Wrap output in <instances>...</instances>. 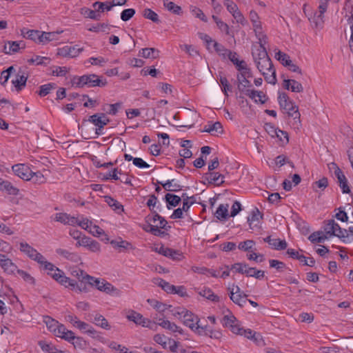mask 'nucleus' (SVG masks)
I'll use <instances>...</instances> for the list:
<instances>
[{"label":"nucleus","mask_w":353,"mask_h":353,"mask_svg":"<svg viewBox=\"0 0 353 353\" xmlns=\"http://www.w3.org/2000/svg\"><path fill=\"white\" fill-rule=\"evenodd\" d=\"M72 86L76 88L104 87L107 85V81L95 74H85L81 77L74 76L71 79Z\"/></svg>","instance_id":"nucleus-1"},{"label":"nucleus","mask_w":353,"mask_h":353,"mask_svg":"<svg viewBox=\"0 0 353 353\" xmlns=\"http://www.w3.org/2000/svg\"><path fill=\"white\" fill-rule=\"evenodd\" d=\"M323 223V231L329 236H337L345 243L353 240V236L351 239H350L347 230L341 228L334 219L325 221Z\"/></svg>","instance_id":"nucleus-2"},{"label":"nucleus","mask_w":353,"mask_h":353,"mask_svg":"<svg viewBox=\"0 0 353 353\" xmlns=\"http://www.w3.org/2000/svg\"><path fill=\"white\" fill-rule=\"evenodd\" d=\"M257 69L263 75L265 80L270 84L274 85L276 83V70L273 63L269 57L262 59L254 62Z\"/></svg>","instance_id":"nucleus-3"},{"label":"nucleus","mask_w":353,"mask_h":353,"mask_svg":"<svg viewBox=\"0 0 353 353\" xmlns=\"http://www.w3.org/2000/svg\"><path fill=\"white\" fill-rule=\"evenodd\" d=\"M278 101L281 110H283L289 117H293L295 122L300 123V113L298 106L290 99L285 92H279Z\"/></svg>","instance_id":"nucleus-4"},{"label":"nucleus","mask_w":353,"mask_h":353,"mask_svg":"<svg viewBox=\"0 0 353 353\" xmlns=\"http://www.w3.org/2000/svg\"><path fill=\"white\" fill-rule=\"evenodd\" d=\"M82 279L83 280L80 281H76L75 280L70 279V282L68 284V288L79 293L89 292L90 288L93 287L94 283L92 282L94 281V276L85 275V277Z\"/></svg>","instance_id":"nucleus-5"},{"label":"nucleus","mask_w":353,"mask_h":353,"mask_svg":"<svg viewBox=\"0 0 353 353\" xmlns=\"http://www.w3.org/2000/svg\"><path fill=\"white\" fill-rule=\"evenodd\" d=\"M19 250L21 252L26 254L30 259L37 261V263H42L44 261V256L26 242L20 243Z\"/></svg>","instance_id":"nucleus-6"},{"label":"nucleus","mask_w":353,"mask_h":353,"mask_svg":"<svg viewBox=\"0 0 353 353\" xmlns=\"http://www.w3.org/2000/svg\"><path fill=\"white\" fill-rule=\"evenodd\" d=\"M88 121L97 127L96 132L97 134H103L102 130L110 122V119L104 113H97L90 116Z\"/></svg>","instance_id":"nucleus-7"},{"label":"nucleus","mask_w":353,"mask_h":353,"mask_svg":"<svg viewBox=\"0 0 353 353\" xmlns=\"http://www.w3.org/2000/svg\"><path fill=\"white\" fill-rule=\"evenodd\" d=\"M12 170L14 174L23 180L30 181L32 176V170L30 168L23 163L14 165Z\"/></svg>","instance_id":"nucleus-8"},{"label":"nucleus","mask_w":353,"mask_h":353,"mask_svg":"<svg viewBox=\"0 0 353 353\" xmlns=\"http://www.w3.org/2000/svg\"><path fill=\"white\" fill-rule=\"evenodd\" d=\"M183 323L193 330L198 323L200 322L199 318L189 310H186L181 319Z\"/></svg>","instance_id":"nucleus-9"},{"label":"nucleus","mask_w":353,"mask_h":353,"mask_svg":"<svg viewBox=\"0 0 353 353\" xmlns=\"http://www.w3.org/2000/svg\"><path fill=\"white\" fill-rule=\"evenodd\" d=\"M0 266L8 274H14L17 266L6 254H0Z\"/></svg>","instance_id":"nucleus-10"},{"label":"nucleus","mask_w":353,"mask_h":353,"mask_svg":"<svg viewBox=\"0 0 353 353\" xmlns=\"http://www.w3.org/2000/svg\"><path fill=\"white\" fill-rule=\"evenodd\" d=\"M204 178L208 181V183L214 184L219 186L224 183V175L216 172H208L205 174Z\"/></svg>","instance_id":"nucleus-11"},{"label":"nucleus","mask_w":353,"mask_h":353,"mask_svg":"<svg viewBox=\"0 0 353 353\" xmlns=\"http://www.w3.org/2000/svg\"><path fill=\"white\" fill-rule=\"evenodd\" d=\"M54 221L60 222L64 225H75L77 223V219L64 212L56 213Z\"/></svg>","instance_id":"nucleus-12"},{"label":"nucleus","mask_w":353,"mask_h":353,"mask_svg":"<svg viewBox=\"0 0 353 353\" xmlns=\"http://www.w3.org/2000/svg\"><path fill=\"white\" fill-rule=\"evenodd\" d=\"M252 55L254 62L269 57L265 47L262 45H254L252 48Z\"/></svg>","instance_id":"nucleus-13"},{"label":"nucleus","mask_w":353,"mask_h":353,"mask_svg":"<svg viewBox=\"0 0 353 353\" xmlns=\"http://www.w3.org/2000/svg\"><path fill=\"white\" fill-rule=\"evenodd\" d=\"M0 191L5 192L12 196L19 194V190L14 187L10 181L0 178Z\"/></svg>","instance_id":"nucleus-14"},{"label":"nucleus","mask_w":353,"mask_h":353,"mask_svg":"<svg viewBox=\"0 0 353 353\" xmlns=\"http://www.w3.org/2000/svg\"><path fill=\"white\" fill-rule=\"evenodd\" d=\"M264 242L268 243L272 248L276 250H283L287 248L288 243L285 240H280L279 239H272L271 236H268L263 239Z\"/></svg>","instance_id":"nucleus-15"},{"label":"nucleus","mask_w":353,"mask_h":353,"mask_svg":"<svg viewBox=\"0 0 353 353\" xmlns=\"http://www.w3.org/2000/svg\"><path fill=\"white\" fill-rule=\"evenodd\" d=\"M92 283H94L93 287H95L97 290L101 292H104L107 294H110L115 290L111 283L107 282L105 280L101 281L99 279L94 277V281H92Z\"/></svg>","instance_id":"nucleus-16"},{"label":"nucleus","mask_w":353,"mask_h":353,"mask_svg":"<svg viewBox=\"0 0 353 353\" xmlns=\"http://www.w3.org/2000/svg\"><path fill=\"white\" fill-rule=\"evenodd\" d=\"M50 276H52L55 281H57L60 284L64 285L65 288L68 287L69 282H70V279L67 277L65 275V273L57 268V270L54 271L53 272H48Z\"/></svg>","instance_id":"nucleus-17"},{"label":"nucleus","mask_w":353,"mask_h":353,"mask_svg":"<svg viewBox=\"0 0 353 353\" xmlns=\"http://www.w3.org/2000/svg\"><path fill=\"white\" fill-rule=\"evenodd\" d=\"M8 46L5 44L3 46V52L6 54H12L15 53L19 51V50L22 48H25V44L21 41H8Z\"/></svg>","instance_id":"nucleus-18"},{"label":"nucleus","mask_w":353,"mask_h":353,"mask_svg":"<svg viewBox=\"0 0 353 353\" xmlns=\"http://www.w3.org/2000/svg\"><path fill=\"white\" fill-rule=\"evenodd\" d=\"M56 253L63 258L68 259L73 262H77L80 258L79 255L74 252H70L68 250L58 248L56 250Z\"/></svg>","instance_id":"nucleus-19"},{"label":"nucleus","mask_w":353,"mask_h":353,"mask_svg":"<svg viewBox=\"0 0 353 353\" xmlns=\"http://www.w3.org/2000/svg\"><path fill=\"white\" fill-rule=\"evenodd\" d=\"M159 51L154 48H145L139 51V55L145 59H157Z\"/></svg>","instance_id":"nucleus-20"},{"label":"nucleus","mask_w":353,"mask_h":353,"mask_svg":"<svg viewBox=\"0 0 353 353\" xmlns=\"http://www.w3.org/2000/svg\"><path fill=\"white\" fill-rule=\"evenodd\" d=\"M167 208L170 210L172 207L177 206L181 201V198L177 195L167 193L165 196Z\"/></svg>","instance_id":"nucleus-21"},{"label":"nucleus","mask_w":353,"mask_h":353,"mask_svg":"<svg viewBox=\"0 0 353 353\" xmlns=\"http://www.w3.org/2000/svg\"><path fill=\"white\" fill-rule=\"evenodd\" d=\"M148 302L159 313L163 314L166 310L172 307V305L163 303L155 299H148ZM162 316H164L162 314Z\"/></svg>","instance_id":"nucleus-22"},{"label":"nucleus","mask_w":353,"mask_h":353,"mask_svg":"<svg viewBox=\"0 0 353 353\" xmlns=\"http://www.w3.org/2000/svg\"><path fill=\"white\" fill-rule=\"evenodd\" d=\"M92 322L97 326L105 329V330H110V326L107 321V319L99 314H96L93 316Z\"/></svg>","instance_id":"nucleus-23"},{"label":"nucleus","mask_w":353,"mask_h":353,"mask_svg":"<svg viewBox=\"0 0 353 353\" xmlns=\"http://www.w3.org/2000/svg\"><path fill=\"white\" fill-rule=\"evenodd\" d=\"M203 131L214 135L216 133H221L223 132V127L220 122L216 121L205 125Z\"/></svg>","instance_id":"nucleus-24"},{"label":"nucleus","mask_w":353,"mask_h":353,"mask_svg":"<svg viewBox=\"0 0 353 353\" xmlns=\"http://www.w3.org/2000/svg\"><path fill=\"white\" fill-rule=\"evenodd\" d=\"M199 295L206 298L207 299L212 301L214 303H217L219 301L220 298L219 296L216 295L213 291L208 288H204L199 292Z\"/></svg>","instance_id":"nucleus-25"},{"label":"nucleus","mask_w":353,"mask_h":353,"mask_svg":"<svg viewBox=\"0 0 353 353\" xmlns=\"http://www.w3.org/2000/svg\"><path fill=\"white\" fill-rule=\"evenodd\" d=\"M105 199L108 205L117 214H121L123 212V206L118 201L111 196H105Z\"/></svg>","instance_id":"nucleus-26"},{"label":"nucleus","mask_w":353,"mask_h":353,"mask_svg":"<svg viewBox=\"0 0 353 353\" xmlns=\"http://www.w3.org/2000/svg\"><path fill=\"white\" fill-rule=\"evenodd\" d=\"M26 81L27 77L24 76L23 74H17L15 77V79L12 80V83L15 87L17 91L19 92L26 86Z\"/></svg>","instance_id":"nucleus-27"},{"label":"nucleus","mask_w":353,"mask_h":353,"mask_svg":"<svg viewBox=\"0 0 353 353\" xmlns=\"http://www.w3.org/2000/svg\"><path fill=\"white\" fill-rule=\"evenodd\" d=\"M22 36L26 38L37 42L39 38V30H28V28H23L21 30Z\"/></svg>","instance_id":"nucleus-28"},{"label":"nucleus","mask_w":353,"mask_h":353,"mask_svg":"<svg viewBox=\"0 0 353 353\" xmlns=\"http://www.w3.org/2000/svg\"><path fill=\"white\" fill-rule=\"evenodd\" d=\"M263 214L259 211L257 208H254L251 212L250 216L248 217V222L250 226H252L255 222L259 223V220L263 219ZM252 228V227H250Z\"/></svg>","instance_id":"nucleus-29"},{"label":"nucleus","mask_w":353,"mask_h":353,"mask_svg":"<svg viewBox=\"0 0 353 353\" xmlns=\"http://www.w3.org/2000/svg\"><path fill=\"white\" fill-rule=\"evenodd\" d=\"M228 204H220L215 212L216 217L221 219H225L228 217Z\"/></svg>","instance_id":"nucleus-30"},{"label":"nucleus","mask_w":353,"mask_h":353,"mask_svg":"<svg viewBox=\"0 0 353 353\" xmlns=\"http://www.w3.org/2000/svg\"><path fill=\"white\" fill-rule=\"evenodd\" d=\"M172 180H168L165 183L157 181L158 184L161 185L166 191L169 192H177L181 190V185L179 184H172Z\"/></svg>","instance_id":"nucleus-31"},{"label":"nucleus","mask_w":353,"mask_h":353,"mask_svg":"<svg viewBox=\"0 0 353 353\" xmlns=\"http://www.w3.org/2000/svg\"><path fill=\"white\" fill-rule=\"evenodd\" d=\"M163 6L172 13L180 15L182 14V9L179 6L176 5L174 2L168 1V0L163 1Z\"/></svg>","instance_id":"nucleus-32"},{"label":"nucleus","mask_w":353,"mask_h":353,"mask_svg":"<svg viewBox=\"0 0 353 353\" xmlns=\"http://www.w3.org/2000/svg\"><path fill=\"white\" fill-rule=\"evenodd\" d=\"M50 59L49 57H41L39 55H36L34 57H32V59H29L28 62L30 64H36L37 65H47L50 63Z\"/></svg>","instance_id":"nucleus-33"},{"label":"nucleus","mask_w":353,"mask_h":353,"mask_svg":"<svg viewBox=\"0 0 353 353\" xmlns=\"http://www.w3.org/2000/svg\"><path fill=\"white\" fill-rule=\"evenodd\" d=\"M143 16L145 19H150L154 23H159L161 22L158 14L150 8L144 9L143 11Z\"/></svg>","instance_id":"nucleus-34"},{"label":"nucleus","mask_w":353,"mask_h":353,"mask_svg":"<svg viewBox=\"0 0 353 353\" xmlns=\"http://www.w3.org/2000/svg\"><path fill=\"white\" fill-rule=\"evenodd\" d=\"M210 330L211 329L208 325H203L198 323L192 331L199 336H208L209 332H210Z\"/></svg>","instance_id":"nucleus-35"},{"label":"nucleus","mask_w":353,"mask_h":353,"mask_svg":"<svg viewBox=\"0 0 353 353\" xmlns=\"http://www.w3.org/2000/svg\"><path fill=\"white\" fill-rule=\"evenodd\" d=\"M97 12V11L95 9L94 10L87 8L81 9V14H83L85 17L91 19L99 20L101 17V14Z\"/></svg>","instance_id":"nucleus-36"},{"label":"nucleus","mask_w":353,"mask_h":353,"mask_svg":"<svg viewBox=\"0 0 353 353\" xmlns=\"http://www.w3.org/2000/svg\"><path fill=\"white\" fill-rule=\"evenodd\" d=\"M275 57L284 65L288 66L291 64L292 60L288 54L281 51L276 53Z\"/></svg>","instance_id":"nucleus-37"},{"label":"nucleus","mask_w":353,"mask_h":353,"mask_svg":"<svg viewBox=\"0 0 353 353\" xmlns=\"http://www.w3.org/2000/svg\"><path fill=\"white\" fill-rule=\"evenodd\" d=\"M245 275L247 276L254 277L256 279L260 280L265 276V272L263 270H259L255 268H252L247 270Z\"/></svg>","instance_id":"nucleus-38"},{"label":"nucleus","mask_w":353,"mask_h":353,"mask_svg":"<svg viewBox=\"0 0 353 353\" xmlns=\"http://www.w3.org/2000/svg\"><path fill=\"white\" fill-rule=\"evenodd\" d=\"M219 81L223 92L225 96H228V92L232 91V85L230 84L225 76L220 75Z\"/></svg>","instance_id":"nucleus-39"},{"label":"nucleus","mask_w":353,"mask_h":353,"mask_svg":"<svg viewBox=\"0 0 353 353\" xmlns=\"http://www.w3.org/2000/svg\"><path fill=\"white\" fill-rule=\"evenodd\" d=\"M43 321L49 331L51 332H55L56 327H57V326L59 325V323L57 320L48 316L44 317Z\"/></svg>","instance_id":"nucleus-40"},{"label":"nucleus","mask_w":353,"mask_h":353,"mask_svg":"<svg viewBox=\"0 0 353 353\" xmlns=\"http://www.w3.org/2000/svg\"><path fill=\"white\" fill-rule=\"evenodd\" d=\"M148 228H149V229L147 228H144L143 229L145 231L150 232L154 236H163L165 234V232L161 231V228H160L158 225H153L150 223H148Z\"/></svg>","instance_id":"nucleus-41"},{"label":"nucleus","mask_w":353,"mask_h":353,"mask_svg":"<svg viewBox=\"0 0 353 353\" xmlns=\"http://www.w3.org/2000/svg\"><path fill=\"white\" fill-rule=\"evenodd\" d=\"M54 88H55V83H50L44 84L39 87V91L37 92V93L40 97H45Z\"/></svg>","instance_id":"nucleus-42"},{"label":"nucleus","mask_w":353,"mask_h":353,"mask_svg":"<svg viewBox=\"0 0 353 353\" xmlns=\"http://www.w3.org/2000/svg\"><path fill=\"white\" fill-rule=\"evenodd\" d=\"M71 343L74 345V347L79 350H85L87 348V342L80 336H74V339L72 340Z\"/></svg>","instance_id":"nucleus-43"},{"label":"nucleus","mask_w":353,"mask_h":353,"mask_svg":"<svg viewBox=\"0 0 353 353\" xmlns=\"http://www.w3.org/2000/svg\"><path fill=\"white\" fill-rule=\"evenodd\" d=\"M31 175H32L31 180L32 181V182L34 183L43 184L44 183H46V177L40 171H37V172L32 171Z\"/></svg>","instance_id":"nucleus-44"},{"label":"nucleus","mask_w":353,"mask_h":353,"mask_svg":"<svg viewBox=\"0 0 353 353\" xmlns=\"http://www.w3.org/2000/svg\"><path fill=\"white\" fill-rule=\"evenodd\" d=\"M181 198L183 199V210L184 212H187L195 202L194 196L189 197L186 193H183Z\"/></svg>","instance_id":"nucleus-45"},{"label":"nucleus","mask_w":353,"mask_h":353,"mask_svg":"<svg viewBox=\"0 0 353 353\" xmlns=\"http://www.w3.org/2000/svg\"><path fill=\"white\" fill-rule=\"evenodd\" d=\"M237 81L239 83L238 85V89L239 90L242 92V90H247L248 88L252 87V84L250 81L248 80L249 78L245 77V79L240 78L239 74H237Z\"/></svg>","instance_id":"nucleus-46"},{"label":"nucleus","mask_w":353,"mask_h":353,"mask_svg":"<svg viewBox=\"0 0 353 353\" xmlns=\"http://www.w3.org/2000/svg\"><path fill=\"white\" fill-rule=\"evenodd\" d=\"M213 46L214 50L216 52V53H218L219 56L224 59L227 57V54H228L230 50L226 49L222 44L216 41H214Z\"/></svg>","instance_id":"nucleus-47"},{"label":"nucleus","mask_w":353,"mask_h":353,"mask_svg":"<svg viewBox=\"0 0 353 353\" xmlns=\"http://www.w3.org/2000/svg\"><path fill=\"white\" fill-rule=\"evenodd\" d=\"M127 319L129 321H133L134 323L139 325V323H142L141 321L143 320V316L140 313L132 310L130 314L127 315Z\"/></svg>","instance_id":"nucleus-48"},{"label":"nucleus","mask_w":353,"mask_h":353,"mask_svg":"<svg viewBox=\"0 0 353 353\" xmlns=\"http://www.w3.org/2000/svg\"><path fill=\"white\" fill-rule=\"evenodd\" d=\"M255 245V242L253 240H246L240 242L238 248L245 252H250Z\"/></svg>","instance_id":"nucleus-49"},{"label":"nucleus","mask_w":353,"mask_h":353,"mask_svg":"<svg viewBox=\"0 0 353 353\" xmlns=\"http://www.w3.org/2000/svg\"><path fill=\"white\" fill-rule=\"evenodd\" d=\"M110 244L114 248H123L124 250H127V249H129V248H132V245L130 243L126 241H123V240H121L119 241H116V240H112L110 241Z\"/></svg>","instance_id":"nucleus-50"},{"label":"nucleus","mask_w":353,"mask_h":353,"mask_svg":"<svg viewBox=\"0 0 353 353\" xmlns=\"http://www.w3.org/2000/svg\"><path fill=\"white\" fill-rule=\"evenodd\" d=\"M328 185V180L326 177H323L319 181H316L312 183V188L314 190L317 191V188L324 190Z\"/></svg>","instance_id":"nucleus-51"},{"label":"nucleus","mask_w":353,"mask_h":353,"mask_svg":"<svg viewBox=\"0 0 353 353\" xmlns=\"http://www.w3.org/2000/svg\"><path fill=\"white\" fill-rule=\"evenodd\" d=\"M159 285L161 286L162 289L167 293L170 294H173L174 290L176 289V286L170 284V283L165 281L163 279H161Z\"/></svg>","instance_id":"nucleus-52"},{"label":"nucleus","mask_w":353,"mask_h":353,"mask_svg":"<svg viewBox=\"0 0 353 353\" xmlns=\"http://www.w3.org/2000/svg\"><path fill=\"white\" fill-rule=\"evenodd\" d=\"M135 12V10L133 8L125 9L121 13V19L123 21H127L133 17Z\"/></svg>","instance_id":"nucleus-53"},{"label":"nucleus","mask_w":353,"mask_h":353,"mask_svg":"<svg viewBox=\"0 0 353 353\" xmlns=\"http://www.w3.org/2000/svg\"><path fill=\"white\" fill-rule=\"evenodd\" d=\"M269 263L270 268H275L279 272H282L286 267L285 263L276 259H270Z\"/></svg>","instance_id":"nucleus-54"},{"label":"nucleus","mask_w":353,"mask_h":353,"mask_svg":"<svg viewBox=\"0 0 353 353\" xmlns=\"http://www.w3.org/2000/svg\"><path fill=\"white\" fill-rule=\"evenodd\" d=\"M118 174H121L122 171L121 170H119L117 168H114L112 171L109 172L104 176V180H110V179H114V180H119L120 178L118 176Z\"/></svg>","instance_id":"nucleus-55"},{"label":"nucleus","mask_w":353,"mask_h":353,"mask_svg":"<svg viewBox=\"0 0 353 353\" xmlns=\"http://www.w3.org/2000/svg\"><path fill=\"white\" fill-rule=\"evenodd\" d=\"M247 294H234L233 295L234 301H232V302L239 305L240 307H243L247 302Z\"/></svg>","instance_id":"nucleus-56"},{"label":"nucleus","mask_w":353,"mask_h":353,"mask_svg":"<svg viewBox=\"0 0 353 353\" xmlns=\"http://www.w3.org/2000/svg\"><path fill=\"white\" fill-rule=\"evenodd\" d=\"M191 12L193 15H194L196 18L200 19L201 21L204 22L208 21V18L200 8L193 7L191 8Z\"/></svg>","instance_id":"nucleus-57"},{"label":"nucleus","mask_w":353,"mask_h":353,"mask_svg":"<svg viewBox=\"0 0 353 353\" xmlns=\"http://www.w3.org/2000/svg\"><path fill=\"white\" fill-rule=\"evenodd\" d=\"M16 272L25 281L32 285L34 284L35 280L30 274L22 270H19L18 268Z\"/></svg>","instance_id":"nucleus-58"},{"label":"nucleus","mask_w":353,"mask_h":353,"mask_svg":"<svg viewBox=\"0 0 353 353\" xmlns=\"http://www.w3.org/2000/svg\"><path fill=\"white\" fill-rule=\"evenodd\" d=\"M168 253L170 254L165 255V256L169 257L174 261H181L183 257L182 253L179 250L170 248V252H168Z\"/></svg>","instance_id":"nucleus-59"},{"label":"nucleus","mask_w":353,"mask_h":353,"mask_svg":"<svg viewBox=\"0 0 353 353\" xmlns=\"http://www.w3.org/2000/svg\"><path fill=\"white\" fill-rule=\"evenodd\" d=\"M121 103L107 105L108 108H103V110H105L109 114L115 115L117 113L119 108L121 107Z\"/></svg>","instance_id":"nucleus-60"},{"label":"nucleus","mask_w":353,"mask_h":353,"mask_svg":"<svg viewBox=\"0 0 353 353\" xmlns=\"http://www.w3.org/2000/svg\"><path fill=\"white\" fill-rule=\"evenodd\" d=\"M237 322L234 315H225L223 319V323L225 327H230L232 325Z\"/></svg>","instance_id":"nucleus-61"},{"label":"nucleus","mask_w":353,"mask_h":353,"mask_svg":"<svg viewBox=\"0 0 353 353\" xmlns=\"http://www.w3.org/2000/svg\"><path fill=\"white\" fill-rule=\"evenodd\" d=\"M223 4L226 7L228 11L231 14L236 12L239 9L236 4L232 0H225Z\"/></svg>","instance_id":"nucleus-62"},{"label":"nucleus","mask_w":353,"mask_h":353,"mask_svg":"<svg viewBox=\"0 0 353 353\" xmlns=\"http://www.w3.org/2000/svg\"><path fill=\"white\" fill-rule=\"evenodd\" d=\"M241 210V204L239 201H235L231 208L230 216L234 217Z\"/></svg>","instance_id":"nucleus-63"},{"label":"nucleus","mask_w":353,"mask_h":353,"mask_svg":"<svg viewBox=\"0 0 353 353\" xmlns=\"http://www.w3.org/2000/svg\"><path fill=\"white\" fill-rule=\"evenodd\" d=\"M187 310V309L181 307H174L172 310H170L172 312V314L174 316L178 318L179 319H181L183 317V314Z\"/></svg>","instance_id":"nucleus-64"}]
</instances>
